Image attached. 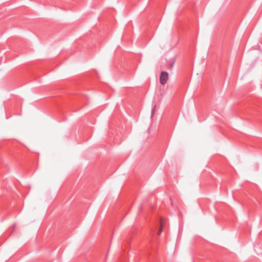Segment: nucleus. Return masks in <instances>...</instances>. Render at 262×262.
<instances>
[{"instance_id":"f257e3e1","label":"nucleus","mask_w":262,"mask_h":262,"mask_svg":"<svg viewBox=\"0 0 262 262\" xmlns=\"http://www.w3.org/2000/svg\"><path fill=\"white\" fill-rule=\"evenodd\" d=\"M168 79V73L165 71H162L160 76V82L161 84L164 85Z\"/></svg>"},{"instance_id":"f03ea898","label":"nucleus","mask_w":262,"mask_h":262,"mask_svg":"<svg viewBox=\"0 0 262 262\" xmlns=\"http://www.w3.org/2000/svg\"><path fill=\"white\" fill-rule=\"evenodd\" d=\"M175 62H176V60H175L174 58L171 59V60L168 62L169 65V70H171L173 69V67L174 66Z\"/></svg>"},{"instance_id":"7ed1b4c3","label":"nucleus","mask_w":262,"mask_h":262,"mask_svg":"<svg viewBox=\"0 0 262 262\" xmlns=\"http://www.w3.org/2000/svg\"><path fill=\"white\" fill-rule=\"evenodd\" d=\"M162 232V228H161V229L159 230V232H158V235H160L161 234Z\"/></svg>"},{"instance_id":"20e7f679","label":"nucleus","mask_w":262,"mask_h":262,"mask_svg":"<svg viewBox=\"0 0 262 262\" xmlns=\"http://www.w3.org/2000/svg\"><path fill=\"white\" fill-rule=\"evenodd\" d=\"M162 220H161V224H162Z\"/></svg>"}]
</instances>
